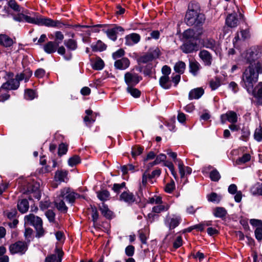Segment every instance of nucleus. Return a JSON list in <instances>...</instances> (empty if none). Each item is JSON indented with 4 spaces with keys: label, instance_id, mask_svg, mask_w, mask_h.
Listing matches in <instances>:
<instances>
[{
    "label": "nucleus",
    "instance_id": "1",
    "mask_svg": "<svg viewBox=\"0 0 262 262\" xmlns=\"http://www.w3.org/2000/svg\"><path fill=\"white\" fill-rule=\"evenodd\" d=\"M185 22L189 26H193L195 33L199 35L203 34V26L206 20L205 14L201 12L200 4L196 2H191L188 6L185 17Z\"/></svg>",
    "mask_w": 262,
    "mask_h": 262
},
{
    "label": "nucleus",
    "instance_id": "2",
    "mask_svg": "<svg viewBox=\"0 0 262 262\" xmlns=\"http://www.w3.org/2000/svg\"><path fill=\"white\" fill-rule=\"evenodd\" d=\"M201 35L195 33L193 29L185 30L183 33L184 41L180 47V50L185 54L191 53L198 51Z\"/></svg>",
    "mask_w": 262,
    "mask_h": 262
},
{
    "label": "nucleus",
    "instance_id": "3",
    "mask_svg": "<svg viewBox=\"0 0 262 262\" xmlns=\"http://www.w3.org/2000/svg\"><path fill=\"white\" fill-rule=\"evenodd\" d=\"M246 81H243V87L246 89L247 91L250 94H251L254 97L257 98L258 101H260L262 98V82H259L257 85L254 88V84L258 81L257 74H255L253 78L251 79V74L246 73Z\"/></svg>",
    "mask_w": 262,
    "mask_h": 262
},
{
    "label": "nucleus",
    "instance_id": "4",
    "mask_svg": "<svg viewBox=\"0 0 262 262\" xmlns=\"http://www.w3.org/2000/svg\"><path fill=\"white\" fill-rule=\"evenodd\" d=\"M33 24L39 26H45L48 27L61 28L63 24L60 21L53 20L51 18L41 17L36 13H33Z\"/></svg>",
    "mask_w": 262,
    "mask_h": 262
},
{
    "label": "nucleus",
    "instance_id": "5",
    "mask_svg": "<svg viewBox=\"0 0 262 262\" xmlns=\"http://www.w3.org/2000/svg\"><path fill=\"white\" fill-rule=\"evenodd\" d=\"M25 223L33 226L37 231L36 236L40 237L43 235L44 231L42 228V221L40 217L30 214L25 217Z\"/></svg>",
    "mask_w": 262,
    "mask_h": 262
},
{
    "label": "nucleus",
    "instance_id": "6",
    "mask_svg": "<svg viewBox=\"0 0 262 262\" xmlns=\"http://www.w3.org/2000/svg\"><path fill=\"white\" fill-rule=\"evenodd\" d=\"M262 56L261 48L258 46L251 47L247 53L246 59L247 63L251 65Z\"/></svg>",
    "mask_w": 262,
    "mask_h": 262
},
{
    "label": "nucleus",
    "instance_id": "7",
    "mask_svg": "<svg viewBox=\"0 0 262 262\" xmlns=\"http://www.w3.org/2000/svg\"><path fill=\"white\" fill-rule=\"evenodd\" d=\"M57 195L72 204L78 194L74 192L71 188L66 187L61 189Z\"/></svg>",
    "mask_w": 262,
    "mask_h": 262
},
{
    "label": "nucleus",
    "instance_id": "8",
    "mask_svg": "<svg viewBox=\"0 0 262 262\" xmlns=\"http://www.w3.org/2000/svg\"><path fill=\"white\" fill-rule=\"evenodd\" d=\"M247 72L248 74L250 73V78L251 79L253 78V77L255 75V74H257L258 76L259 74L262 73V62H260L259 61H257L256 63H254L251 65H249V66L247 68L245 72L243 74V81H246V73Z\"/></svg>",
    "mask_w": 262,
    "mask_h": 262
},
{
    "label": "nucleus",
    "instance_id": "9",
    "mask_svg": "<svg viewBox=\"0 0 262 262\" xmlns=\"http://www.w3.org/2000/svg\"><path fill=\"white\" fill-rule=\"evenodd\" d=\"M28 249L27 243L21 241L17 242L9 246V250L11 254H24Z\"/></svg>",
    "mask_w": 262,
    "mask_h": 262
},
{
    "label": "nucleus",
    "instance_id": "10",
    "mask_svg": "<svg viewBox=\"0 0 262 262\" xmlns=\"http://www.w3.org/2000/svg\"><path fill=\"white\" fill-rule=\"evenodd\" d=\"M20 85V81L17 78L16 76L14 79H11L4 83L0 88V91L3 90H17Z\"/></svg>",
    "mask_w": 262,
    "mask_h": 262
},
{
    "label": "nucleus",
    "instance_id": "11",
    "mask_svg": "<svg viewBox=\"0 0 262 262\" xmlns=\"http://www.w3.org/2000/svg\"><path fill=\"white\" fill-rule=\"evenodd\" d=\"M124 79L128 86H135L142 80V77L136 73L127 72L125 74Z\"/></svg>",
    "mask_w": 262,
    "mask_h": 262
},
{
    "label": "nucleus",
    "instance_id": "12",
    "mask_svg": "<svg viewBox=\"0 0 262 262\" xmlns=\"http://www.w3.org/2000/svg\"><path fill=\"white\" fill-rule=\"evenodd\" d=\"M119 200L123 201L128 205H132L134 202L137 203V200L132 192L129 191L128 190L124 191L119 196Z\"/></svg>",
    "mask_w": 262,
    "mask_h": 262
},
{
    "label": "nucleus",
    "instance_id": "13",
    "mask_svg": "<svg viewBox=\"0 0 262 262\" xmlns=\"http://www.w3.org/2000/svg\"><path fill=\"white\" fill-rule=\"evenodd\" d=\"M199 56L203 61L205 66L210 67L212 64L213 57L211 54L206 50H201L199 53Z\"/></svg>",
    "mask_w": 262,
    "mask_h": 262
},
{
    "label": "nucleus",
    "instance_id": "14",
    "mask_svg": "<svg viewBox=\"0 0 262 262\" xmlns=\"http://www.w3.org/2000/svg\"><path fill=\"white\" fill-rule=\"evenodd\" d=\"M63 252L59 249H55V253L46 257L45 262H61Z\"/></svg>",
    "mask_w": 262,
    "mask_h": 262
},
{
    "label": "nucleus",
    "instance_id": "15",
    "mask_svg": "<svg viewBox=\"0 0 262 262\" xmlns=\"http://www.w3.org/2000/svg\"><path fill=\"white\" fill-rule=\"evenodd\" d=\"M125 39V45L130 46L138 43L140 41L141 37L139 34L132 33L126 35Z\"/></svg>",
    "mask_w": 262,
    "mask_h": 262
},
{
    "label": "nucleus",
    "instance_id": "16",
    "mask_svg": "<svg viewBox=\"0 0 262 262\" xmlns=\"http://www.w3.org/2000/svg\"><path fill=\"white\" fill-rule=\"evenodd\" d=\"M201 69L200 64L195 59L189 60V72L194 76L198 75Z\"/></svg>",
    "mask_w": 262,
    "mask_h": 262
},
{
    "label": "nucleus",
    "instance_id": "17",
    "mask_svg": "<svg viewBox=\"0 0 262 262\" xmlns=\"http://www.w3.org/2000/svg\"><path fill=\"white\" fill-rule=\"evenodd\" d=\"M202 45L203 47L211 50L215 52L217 50L216 42L212 38H207L203 39Z\"/></svg>",
    "mask_w": 262,
    "mask_h": 262
},
{
    "label": "nucleus",
    "instance_id": "18",
    "mask_svg": "<svg viewBox=\"0 0 262 262\" xmlns=\"http://www.w3.org/2000/svg\"><path fill=\"white\" fill-rule=\"evenodd\" d=\"M238 19L236 13L229 14L226 19V24L230 28H235L237 26Z\"/></svg>",
    "mask_w": 262,
    "mask_h": 262
},
{
    "label": "nucleus",
    "instance_id": "19",
    "mask_svg": "<svg viewBox=\"0 0 262 262\" xmlns=\"http://www.w3.org/2000/svg\"><path fill=\"white\" fill-rule=\"evenodd\" d=\"M85 114L86 115L84 117L83 121L86 126H90L95 121L97 114L93 113V111L91 110H86Z\"/></svg>",
    "mask_w": 262,
    "mask_h": 262
},
{
    "label": "nucleus",
    "instance_id": "20",
    "mask_svg": "<svg viewBox=\"0 0 262 262\" xmlns=\"http://www.w3.org/2000/svg\"><path fill=\"white\" fill-rule=\"evenodd\" d=\"M13 19L14 20L19 22L25 21L28 23L32 24L33 19V13L30 14V15L29 16L24 14L23 13H19L17 15L13 16Z\"/></svg>",
    "mask_w": 262,
    "mask_h": 262
},
{
    "label": "nucleus",
    "instance_id": "21",
    "mask_svg": "<svg viewBox=\"0 0 262 262\" xmlns=\"http://www.w3.org/2000/svg\"><path fill=\"white\" fill-rule=\"evenodd\" d=\"M204 90L202 88H198L191 90L188 95L189 100L198 99L204 94Z\"/></svg>",
    "mask_w": 262,
    "mask_h": 262
},
{
    "label": "nucleus",
    "instance_id": "22",
    "mask_svg": "<svg viewBox=\"0 0 262 262\" xmlns=\"http://www.w3.org/2000/svg\"><path fill=\"white\" fill-rule=\"evenodd\" d=\"M14 41L13 40L6 34H0V45L8 48L11 47Z\"/></svg>",
    "mask_w": 262,
    "mask_h": 262
},
{
    "label": "nucleus",
    "instance_id": "23",
    "mask_svg": "<svg viewBox=\"0 0 262 262\" xmlns=\"http://www.w3.org/2000/svg\"><path fill=\"white\" fill-rule=\"evenodd\" d=\"M58 43L54 41H49L43 46L44 51L48 54H52L56 51Z\"/></svg>",
    "mask_w": 262,
    "mask_h": 262
},
{
    "label": "nucleus",
    "instance_id": "24",
    "mask_svg": "<svg viewBox=\"0 0 262 262\" xmlns=\"http://www.w3.org/2000/svg\"><path fill=\"white\" fill-rule=\"evenodd\" d=\"M129 59L127 58L123 57L120 59L116 60L115 66L116 69L125 70L129 67Z\"/></svg>",
    "mask_w": 262,
    "mask_h": 262
},
{
    "label": "nucleus",
    "instance_id": "25",
    "mask_svg": "<svg viewBox=\"0 0 262 262\" xmlns=\"http://www.w3.org/2000/svg\"><path fill=\"white\" fill-rule=\"evenodd\" d=\"M63 200L64 199L60 198V197L56 195L54 200V203L58 210L65 213L68 210V207L66 206Z\"/></svg>",
    "mask_w": 262,
    "mask_h": 262
},
{
    "label": "nucleus",
    "instance_id": "26",
    "mask_svg": "<svg viewBox=\"0 0 262 262\" xmlns=\"http://www.w3.org/2000/svg\"><path fill=\"white\" fill-rule=\"evenodd\" d=\"M159 84L165 90L170 89L172 86L169 77L161 76L159 79Z\"/></svg>",
    "mask_w": 262,
    "mask_h": 262
},
{
    "label": "nucleus",
    "instance_id": "27",
    "mask_svg": "<svg viewBox=\"0 0 262 262\" xmlns=\"http://www.w3.org/2000/svg\"><path fill=\"white\" fill-rule=\"evenodd\" d=\"M92 67L95 70H101L104 67V62L103 60L97 57L91 60Z\"/></svg>",
    "mask_w": 262,
    "mask_h": 262
},
{
    "label": "nucleus",
    "instance_id": "28",
    "mask_svg": "<svg viewBox=\"0 0 262 262\" xmlns=\"http://www.w3.org/2000/svg\"><path fill=\"white\" fill-rule=\"evenodd\" d=\"M32 75V71L29 69H26L23 73L16 75V77L19 81L24 80L26 82L28 81L29 78Z\"/></svg>",
    "mask_w": 262,
    "mask_h": 262
},
{
    "label": "nucleus",
    "instance_id": "29",
    "mask_svg": "<svg viewBox=\"0 0 262 262\" xmlns=\"http://www.w3.org/2000/svg\"><path fill=\"white\" fill-rule=\"evenodd\" d=\"M227 214V211L225 208L222 207H217L215 208L213 212V215L219 218L225 219Z\"/></svg>",
    "mask_w": 262,
    "mask_h": 262
},
{
    "label": "nucleus",
    "instance_id": "30",
    "mask_svg": "<svg viewBox=\"0 0 262 262\" xmlns=\"http://www.w3.org/2000/svg\"><path fill=\"white\" fill-rule=\"evenodd\" d=\"M18 210L22 213H26L29 208V202L26 199H23L17 204Z\"/></svg>",
    "mask_w": 262,
    "mask_h": 262
},
{
    "label": "nucleus",
    "instance_id": "31",
    "mask_svg": "<svg viewBox=\"0 0 262 262\" xmlns=\"http://www.w3.org/2000/svg\"><path fill=\"white\" fill-rule=\"evenodd\" d=\"M186 69V64L182 61H179L174 66L173 69L176 73L179 74H183Z\"/></svg>",
    "mask_w": 262,
    "mask_h": 262
},
{
    "label": "nucleus",
    "instance_id": "32",
    "mask_svg": "<svg viewBox=\"0 0 262 262\" xmlns=\"http://www.w3.org/2000/svg\"><path fill=\"white\" fill-rule=\"evenodd\" d=\"M68 172L63 170H58L56 172L55 178L57 181L60 182H66L67 180Z\"/></svg>",
    "mask_w": 262,
    "mask_h": 262
},
{
    "label": "nucleus",
    "instance_id": "33",
    "mask_svg": "<svg viewBox=\"0 0 262 262\" xmlns=\"http://www.w3.org/2000/svg\"><path fill=\"white\" fill-rule=\"evenodd\" d=\"M181 221L182 219L180 216H176L170 218L169 223V230L173 229L178 226Z\"/></svg>",
    "mask_w": 262,
    "mask_h": 262
},
{
    "label": "nucleus",
    "instance_id": "34",
    "mask_svg": "<svg viewBox=\"0 0 262 262\" xmlns=\"http://www.w3.org/2000/svg\"><path fill=\"white\" fill-rule=\"evenodd\" d=\"M64 45L70 51H74L77 48V41L73 39H69L64 41Z\"/></svg>",
    "mask_w": 262,
    "mask_h": 262
},
{
    "label": "nucleus",
    "instance_id": "35",
    "mask_svg": "<svg viewBox=\"0 0 262 262\" xmlns=\"http://www.w3.org/2000/svg\"><path fill=\"white\" fill-rule=\"evenodd\" d=\"M91 48L94 51H102L106 49V45L101 40H98L95 43H92Z\"/></svg>",
    "mask_w": 262,
    "mask_h": 262
},
{
    "label": "nucleus",
    "instance_id": "36",
    "mask_svg": "<svg viewBox=\"0 0 262 262\" xmlns=\"http://www.w3.org/2000/svg\"><path fill=\"white\" fill-rule=\"evenodd\" d=\"M102 31L105 33L107 37L113 40H115V27L112 26L111 28H108V26L105 25L104 28L102 29Z\"/></svg>",
    "mask_w": 262,
    "mask_h": 262
},
{
    "label": "nucleus",
    "instance_id": "37",
    "mask_svg": "<svg viewBox=\"0 0 262 262\" xmlns=\"http://www.w3.org/2000/svg\"><path fill=\"white\" fill-rule=\"evenodd\" d=\"M222 196L217 194L216 193L212 192L207 195L208 201L211 202L219 203L222 200Z\"/></svg>",
    "mask_w": 262,
    "mask_h": 262
},
{
    "label": "nucleus",
    "instance_id": "38",
    "mask_svg": "<svg viewBox=\"0 0 262 262\" xmlns=\"http://www.w3.org/2000/svg\"><path fill=\"white\" fill-rule=\"evenodd\" d=\"M228 121L231 123H236L237 122V114L233 111H229L227 113Z\"/></svg>",
    "mask_w": 262,
    "mask_h": 262
},
{
    "label": "nucleus",
    "instance_id": "39",
    "mask_svg": "<svg viewBox=\"0 0 262 262\" xmlns=\"http://www.w3.org/2000/svg\"><path fill=\"white\" fill-rule=\"evenodd\" d=\"M99 209L101 212L102 214L106 218L110 219L112 216V212L110 211L107 206L102 203L101 205H100Z\"/></svg>",
    "mask_w": 262,
    "mask_h": 262
},
{
    "label": "nucleus",
    "instance_id": "40",
    "mask_svg": "<svg viewBox=\"0 0 262 262\" xmlns=\"http://www.w3.org/2000/svg\"><path fill=\"white\" fill-rule=\"evenodd\" d=\"M137 62L139 64L142 63H148L149 62L152 61L151 57L149 55L146 53L144 55L140 56L137 59Z\"/></svg>",
    "mask_w": 262,
    "mask_h": 262
},
{
    "label": "nucleus",
    "instance_id": "41",
    "mask_svg": "<svg viewBox=\"0 0 262 262\" xmlns=\"http://www.w3.org/2000/svg\"><path fill=\"white\" fill-rule=\"evenodd\" d=\"M251 192L253 195H262V183L257 182L251 188Z\"/></svg>",
    "mask_w": 262,
    "mask_h": 262
},
{
    "label": "nucleus",
    "instance_id": "42",
    "mask_svg": "<svg viewBox=\"0 0 262 262\" xmlns=\"http://www.w3.org/2000/svg\"><path fill=\"white\" fill-rule=\"evenodd\" d=\"M39 184L38 183H35L31 189L28 190V191L31 192L33 194V196L37 199L39 200L41 197L40 192L38 190Z\"/></svg>",
    "mask_w": 262,
    "mask_h": 262
},
{
    "label": "nucleus",
    "instance_id": "43",
    "mask_svg": "<svg viewBox=\"0 0 262 262\" xmlns=\"http://www.w3.org/2000/svg\"><path fill=\"white\" fill-rule=\"evenodd\" d=\"M153 70L154 73H155V70L154 69L152 63H148L146 66H144L143 74L145 76L151 77L153 73Z\"/></svg>",
    "mask_w": 262,
    "mask_h": 262
},
{
    "label": "nucleus",
    "instance_id": "44",
    "mask_svg": "<svg viewBox=\"0 0 262 262\" xmlns=\"http://www.w3.org/2000/svg\"><path fill=\"white\" fill-rule=\"evenodd\" d=\"M143 147L139 145H135L132 147L131 154L133 158L136 159L137 156L141 155L143 151Z\"/></svg>",
    "mask_w": 262,
    "mask_h": 262
},
{
    "label": "nucleus",
    "instance_id": "45",
    "mask_svg": "<svg viewBox=\"0 0 262 262\" xmlns=\"http://www.w3.org/2000/svg\"><path fill=\"white\" fill-rule=\"evenodd\" d=\"M134 86H128L126 91L134 98H139L141 95V92L138 89L135 88Z\"/></svg>",
    "mask_w": 262,
    "mask_h": 262
},
{
    "label": "nucleus",
    "instance_id": "46",
    "mask_svg": "<svg viewBox=\"0 0 262 262\" xmlns=\"http://www.w3.org/2000/svg\"><path fill=\"white\" fill-rule=\"evenodd\" d=\"M147 53L149 55L152 60L159 58L161 54L160 51L158 48H156L155 49L150 48Z\"/></svg>",
    "mask_w": 262,
    "mask_h": 262
},
{
    "label": "nucleus",
    "instance_id": "47",
    "mask_svg": "<svg viewBox=\"0 0 262 262\" xmlns=\"http://www.w3.org/2000/svg\"><path fill=\"white\" fill-rule=\"evenodd\" d=\"M37 97L35 92L31 89H27L25 90L24 98L26 100H32Z\"/></svg>",
    "mask_w": 262,
    "mask_h": 262
},
{
    "label": "nucleus",
    "instance_id": "48",
    "mask_svg": "<svg viewBox=\"0 0 262 262\" xmlns=\"http://www.w3.org/2000/svg\"><path fill=\"white\" fill-rule=\"evenodd\" d=\"M251 159V156L249 154H245L242 157L238 158L236 161V163L237 165H241L245 164L249 161Z\"/></svg>",
    "mask_w": 262,
    "mask_h": 262
},
{
    "label": "nucleus",
    "instance_id": "49",
    "mask_svg": "<svg viewBox=\"0 0 262 262\" xmlns=\"http://www.w3.org/2000/svg\"><path fill=\"white\" fill-rule=\"evenodd\" d=\"M221 177L219 172L216 169H213L210 172L209 178L212 181L218 182L221 179Z\"/></svg>",
    "mask_w": 262,
    "mask_h": 262
},
{
    "label": "nucleus",
    "instance_id": "50",
    "mask_svg": "<svg viewBox=\"0 0 262 262\" xmlns=\"http://www.w3.org/2000/svg\"><path fill=\"white\" fill-rule=\"evenodd\" d=\"M250 135V132L248 127L244 126L242 129V136L240 137V139L244 141H247Z\"/></svg>",
    "mask_w": 262,
    "mask_h": 262
},
{
    "label": "nucleus",
    "instance_id": "51",
    "mask_svg": "<svg viewBox=\"0 0 262 262\" xmlns=\"http://www.w3.org/2000/svg\"><path fill=\"white\" fill-rule=\"evenodd\" d=\"M80 158L78 156L75 155L68 160V165L71 167H73L80 163Z\"/></svg>",
    "mask_w": 262,
    "mask_h": 262
},
{
    "label": "nucleus",
    "instance_id": "52",
    "mask_svg": "<svg viewBox=\"0 0 262 262\" xmlns=\"http://www.w3.org/2000/svg\"><path fill=\"white\" fill-rule=\"evenodd\" d=\"M110 195L108 191L103 190L97 192V197L101 201H105L107 200Z\"/></svg>",
    "mask_w": 262,
    "mask_h": 262
},
{
    "label": "nucleus",
    "instance_id": "53",
    "mask_svg": "<svg viewBox=\"0 0 262 262\" xmlns=\"http://www.w3.org/2000/svg\"><path fill=\"white\" fill-rule=\"evenodd\" d=\"M55 42L57 43H60L63 39H64V35L63 33L60 31H56L54 33Z\"/></svg>",
    "mask_w": 262,
    "mask_h": 262
},
{
    "label": "nucleus",
    "instance_id": "54",
    "mask_svg": "<svg viewBox=\"0 0 262 262\" xmlns=\"http://www.w3.org/2000/svg\"><path fill=\"white\" fill-rule=\"evenodd\" d=\"M135 247L133 245L127 246L125 249V254L128 256H133L135 253Z\"/></svg>",
    "mask_w": 262,
    "mask_h": 262
},
{
    "label": "nucleus",
    "instance_id": "55",
    "mask_svg": "<svg viewBox=\"0 0 262 262\" xmlns=\"http://www.w3.org/2000/svg\"><path fill=\"white\" fill-rule=\"evenodd\" d=\"M68 151V146L64 144L61 143L59 145L58 147V155L61 156L62 155H65Z\"/></svg>",
    "mask_w": 262,
    "mask_h": 262
},
{
    "label": "nucleus",
    "instance_id": "56",
    "mask_svg": "<svg viewBox=\"0 0 262 262\" xmlns=\"http://www.w3.org/2000/svg\"><path fill=\"white\" fill-rule=\"evenodd\" d=\"M156 199L154 197L149 198V200L148 201V203L153 204L154 203L157 204H161L162 203V197L160 196H155Z\"/></svg>",
    "mask_w": 262,
    "mask_h": 262
},
{
    "label": "nucleus",
    "instance_id": "57",
    "mask_svg": "<svg viewBox=\"0 0 262 262\" xmlns=\"http://www.w3.org/2000/svg\"><path fill=\"white\" fill-rule=\"evenodd\" d=\"M8 5L13 10L17 12L20 11L19 5L14 0H9Z\"/></svg>",
    "mask_w": 262,
    "mask_h": 262
},
{
    "label": "nucleus",
    "instance_id": "58",
    "mask_svg": "<svg viewBox=\"0 0 262 262\" xmlns=\"http://www.w3.org/2000/svg\"><path fill=\"white\" fill-rule=\"evenodd\" d=\"M175 188V184L173 180L170 183H167L165 187V191L167 193H171Z\"/></svg>",
    "mask_w": 262,
    "mask_h": 262
},
{
    "label": "nucleus",
    "instance_id": "59",
    "mask_svg": "<svg viewBox=\"0 0 262 262\" xmlns=\"http://www.w3.org/2000/svg\"><path fill=\"white\" fill-rule=\"evenodd\" d=\"M209 85L212 90H215L220 86V80L218 78H216L215 81L211 80Z\"/></svg>",
    "mask_w": 262,
    "mask_h": 262
},
{
    "label": "nucleus",
    "instance_id": "60",
    "mask_svg": "<svg viewBox=\"0 0 262 262\" xmlns=\"http://www.w3.org/2000/svg\"><path fill=\"white\" fill-rule=\"evenodd\" d=\"M45 215H46V217L48 218V219L50 222H54L55 214L53 210H47L45 213Z\"/></svg>",
    "mask_w": 262,
    "mask_h": 262
},
{
    "label": "nucleus",
    "instance_id": "61",
    "mask_svg": "<svg viewBox=\"0 0 262 262\" xmlns=\"http://www.w3.org/2000/svg\"><path fill=\"white\" fill-rule=\"evenodd\" d=\"M160 33L158 30H154L150 33V36L146 38V40H150L151 38L157 40L160 38Z\"/></svg>",
    "mask_w": 262,
    "mask_h": 262
},
{
    "label": "nucleus",
    "instance_id": "62",
    "mask_svg": "<svg viewBox=\"0 0 262 262\" xmlns=\"http://www.w3.org/2000/svg\"><path fill=\"white\" fill-rule=\"evenodd\" d=\"M254 139L258 142L262 141V128L256 129L254 133Z\"/></svg>",
    "mask_w": 262,
    "mask_h": 262
},
{
    "label": "nucleus",
    "instance_id": "63",
    "mask_svg": "<svg viewBox=\"0 0 262 262\" xmlns=\"http://www.w3.org/2000/svg\"><path fill=\"white\" fill-rule=\"evenodd\" d=\"M254 234L255 238L258 241L260 242L262 240V228H256Z\"/></svg>",
    "mask_w": 262,
    "mask_h": 262
},
{
    "label": "nucleus",
    "instance_id": "64",
    "mask_svg": "<svg viewBox=\"0 0 262 262\" xmlns=\"http://www.w3.org/2000/svg\"><path fill=\"white\" fill-rule=\"evenodd\" d=\"M251 225L256 228H262V221L258 219H251L250 220Z\"/></svg>",
    "mask_w": 262,
    "mask_h": 262
}]
</instances>
